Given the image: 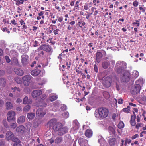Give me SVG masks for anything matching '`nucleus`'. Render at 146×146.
<instances>
[{"mask_svg": "<svg viewBox=\"0 0 146 146\" xmlns=\"http://www.w3.org/2000/svg\"><path fill=\"white\" fill-rule=\"evenodd\" d=\"M62 139L61 137H57L55 140V143H60L62 141Z\"/></svg>", "mask_w": 146, "mask_h": 146, "instance_id": "nucleus-40", "label": "nucleus"}, {"mask_svg": "<svg viewBox=\"0 0 146 146\" xmlns=\"http://www.w3.org/2000/svg\"><path fill=\"white\" fill-rule=\"evenodd\" d=\"M5 58L7 62V63H9L10 62L11 60L9 59V57L7 56H5Z\"/></svg>", "mask_w": 146, "mask_h": 146, "instance_id": "nucleus-51", "label": "nucleus"}, {"mask_svg": "<svg viewBox=\"0 0 146 146\" xmlns=\"http://www.w3.org/2000/svg\"><path fill=\"white\" fill-rule=\"evenodd\" d=\"M108 141L109 144L110 146H113L115 143L116 139L114 138L110 139Z\"/></svg>", "mask_w": 146, "mask_h": 146, "instance_id": "nucleus-31", "label": "nucleus"}, {"mask_svg": "<svg viewBox=\"0 0 146 146\" xmlns=\"http://www.w3.org/2000/svg\"><path fill=\"white\" fill-rule=\"evenodd\" d=\"M46 50L47 52H49L50 49L49 46L47 45H41L39 48L35 51V54L38 55L40 56H41L44 54L43 50Z\"/></svg>", "mask_w": 146, "mask_h": 146, "instance_id": "nucleus-3", "label": "nucleus"}, {"mask_svg": "<svg viewBox=\"0 0 146 146\" xmlns=\"http://www.w3.org/2000/svg\"><path fill=\"white\" fill-rule=\"evenodd\" d=\"M62 115L65 118H67L69 117V113L67 112H64L62 114Z\"/></svg>", "mask_w": 146, "mask_h": 146, "instance_id": "nucleus-39", "label": "nucleus"}, {"mask_svg": "<svg viewBox=\"0 0 146 146\" xmlns=\"http://www.w3.org/2000/svg\"><path fill=\"white\" fill-rule=\"evenodd\" d=\"M13 105L10 102H7L6 103V109L7 110H9L12 109Z\"/></svg>", "mask_w": 146, "mask_h": 146, "instance_id": "nucleus-32", "label": "nucleus"}, {"mask_svg": "<svg viewBox=\"0 0 146 146\" xmlns=\"http://www.w3.org/2000/svg\"><path fill=\"white\" fill-rule=\"evenodd\" d=\"M59 31V30L58 29H56L54 30V32L55 35H57L58 34V32Z\"/></svg>", "mask_w": 146, "mask_h": 146, "instance_id": "nucleus-61", "label": "nucleus"}, {"mask_svg": "<svg viewBox=\"0 0 146 146\" xmlns=\"http://www.w3.org/2000/svg\"><path fill=\"white\" fill-rule=\"evenodd\" d=\"M104 84L106 87H108L110 86L111 83L109 81H107L105 83H104Z\"/></svg>", "mask_w": 146, "mask_h": 146, "instance_id": "nucleus-46", "label": "nucleus"}, {"mask_svg": "<svg viewBox=\"0 0 146 146\" xmlns=\"http://www.w3.org/2000/svg\"><path fill=\"white\" fill-rule=\"evenodd\" d=\"M39 42L36 40L33 43V46L34 47H36L38 46Z\"/></svg>", "mask_w": 146, "mask_h": 146, "instance_id": "nucleus-45", "label": "nucleus"}, {"mask_svg": "<svg viewBox=\"0 0 146 146\" xmlns=\"http://www.w3.org/2000/svg\"><path fill=\"white\" fill-rule=\"evenodd\" d=\"M25 130L24 127L23 125H20L18 126L16 129V131L19 133H22Z\"/></svg>", "mask_w": 146, "mask_h": 146, "instance_id": "nucleus-27", "label": "nucleus"}, {"mask_svg": "<svg viewBox=\"0 0 146 146\" xmlns=\"http://www.w3.org/2000/svg\"><path fill=\"white\" fill-rule=\"evenodd\" d=\"M102 57V54L100 52H98L96 54V58L97 61L98 60L101 59Z\"/></svg>", "mask_w": 146, "mask_h": 146, "instance_id": "nucleus-35", "label": "nucleus"}, {"mask_svg": "<svg viewBox=\"0 0 146 146\" xmlns=\"http://www.w3.org/2000/svg\"><path fill=\"white\" fill-rule=\"evenodd\" d=\"M73 125L74 127L72 129V130H75L79 128V124L77 120H75L73 121Z\"/></svg>", "mask_w": 146, "mask_h": 146, "instance_id": "nucleus-19", "label": "nucleus"}, {"mask_svg": "<svg viewBox=\"0 0 146 146\" xmlns=\"http://www.w3.org/2000/svg\"><path fill=\"white\" fill-rule=\"evenodd\" d=\"M11 54L13 56H17V53L16 51L14 50H12L10 51Z\"/></svg>", "mask_w": 146, "mask_h": 146, "instance_id": "nucleus-43", "label": "nucleus"}, {"mask_svg": "<svg viewBox=\"0 0 146 146\" xmlns=\"http://www.w3.org/2000/svg\"><path fill=\"white\" fill-rule=\"evenodd\" d=\"M126 143H127L129 144L131 142V140L129 139H126L125 141Z\"/></svg>", "mask_w": 146, "mask_h": 146, "instance_id": "nucleus-64", "label": "nucleus"}, {"mask_svg": "<svg viewBox=\"0 0 146 146\" xmlns=\"http://www.w3.org/2000/svg\"><path fill=\"white\" fill-rule=\"evenodd\" d=\"M3 123L4 124V126L6 128L8 127V125L7 123V122L5 120H4L3 121Z\"/></svg>", "mask_w": 146, "mask_h": 146, "instance_id": "nucleus-49", "label": "nucleus"}, {"mask_svg": "<svg viewBox=\"0 0 146 146\" xmlns=\"http://www.w3.org/2000/svg\"><path fill=\"white\" fill-rule=\"evenodd\" d=\"M60 104V102L59 101H56L54 102V106L56 108H58Z\"/></svg>", "mask_w": 146, "mask_h": 146, "instance_id": "nucleus-41", "label": "nucleus"}, {"mask_svg": "<svg viewBox=\"0 0 146 146\" xmlns=\"http://www.w3.org/2000/svg\"><path fill=\"white\" fill-rule=\"evenodd\" d=\"M92 131L91 130L88 129L86 130L85 132V136L88 138H90L92 136Z\"/></svg>", "mask_w": 146, "mask_h": 146, "instance_id": "nucleus-23", "label": "nucleus"}, {"mask_svg": "<svg viewBox=\"0 0 146 146\" xmlns=\"http://www.w3.org/2000/svg\"><path fill=\"white\" fill-rule=\"evenodd\" d=\"M90 7V6L89 7L88 4H85L84 6V8L85 10H87L89 9Z\"/></svg>", "mask_w": 146, "mask_h": 146, "instance_id": "nucleus-48", "label": "nucleus"}, {"mask_svg": "<svg viewBox=\"0 0 146 146\" xmlns=\"http://www.w3.org/2000/svg\"><path fill=\"white\" fill-rule=\"evenodd\" d=\"M68 130V129L66 127H63L62 125V127L60 128L58 132V134L59 135H62L65 133Z\"/></svg>", "mask_w": 146, "mask_h": 146, "instance_id": "nucleus-10", "label": "nucleus"}, {"mask_svg": "<svg viewBox=\"0 0 146 146\" xmlns=\"http://www.w3.org/2000/svg\"><path fill=\"white\" fill-rule=\"evenodd\" d=\"M145 82V80L143 78H139L137 80L135 84L139 87H142Z\"/></svg>", "mask_w": 146, "mask_h": 146, "instance_id": "nucleus-12", "label": "nucleus"}, {"mask_svg": "<svg viewBox=\"0 0 146 146\" xmlns=\"http://www.w3.org/2000/svg\"><path fill=\"white\" fill-rule=\"evenodd\" d=\"M46 112L45 110H43L41 108L38 109L37 111L36 115L40 117H42L46 114Z\"/></svg>", "mask_w": 146, "mask_h": 146, "instance_id": "nucleus-11", "label": "nucleus"}, {"mask_svg": "<svg viewBox=\"0 0 146 146\" xmlns=\"http://www.w3.org/2000/svg\"><path fill=\"white\" fill-rule=\"evenodd\" d=\"M46 103L44 101L43 99H41L40 100L39 102L36 104L35 105L38 107H45L46 106Z\"/></svg>", "mask_w": 146, "mask_h": 146, "instance_id": "nucleus-21", "label": "nucleus"}, {"mask_svg": "<svg viewBox=\"0 0 146 146\" xmlns=\"http://www.w3.org/2000/svg\"><path fill=\"white\" fill-rule=\"evenodd\" d=\"M136 22H133V25H135L136 24L137 25V26L138 27L139 25V21L138 20H136L135 21Z\"/></svg>", "mask_w": 146, "mask_h": 146, "instance_id": "nucleus-56", "label": "nucleus"}, {"mask_svg": "<svg viewBox=\"0 0 146 146\" xmlns=\"http://www.w3.org/2000/svg\"><path fill=\"white\" fill-rule=\"evenodd\" d=\"M139 135L138 134H136L134 136H133L131 137V139H134L137 138L138 137Z\"/></svg>", "mask_w": 146, "mask_h": 146, "instance_id": "nucleus-57", "label": "nucleus"}, {"mask_svg": "<svg viewBox=\"0 0 146 146\" xmlns=\"http://www.w3.org/2000/svg\"><path fill=\"white\" fill-rule=\"evenodd\" d=\"M12 140L14 142H16L15 143H20V141L18 138H13L12 139Z\"/></svg>", "mask_w": 146, "mask_h": 146, "instance_id": "nucleus-44", "label": "nucleus"}, {"mask_svg": "<svg viewBox=\"0 0 146 146\" xmlns=\"http://www.w3.org/2000/svg\"><path fill=\"white\" fill-rule=\"evenodd\" d=\"M115 126H110L108 127V129L110 134L111 135H114L115 133Z\"/></svg>", "mask_w": 146, "mask_h": 146, "instance_id": "nucleus-15", "label": "nucleus"}, {"mask_svg": "<svg viewBox=\"0 0 146 146\" xmlns=\"http://www.w3.org/2000/svg\"><path fill=\"white\" fill-rule=\"evenodd\" d=\"M108 113L109 111L107 109L101 108L95 111L94 114L97 119H102L108 116Z\"/></svg>", "mask_w": 146, "mask_h": 146, "instance_id": "nucleus-1", "label": "nucleus"}, {"mask_svg": "<svg viewBox=\"0 0 146 146\" xmlns=\"http://www.w3.org/2000/svg\"><path fill=\"white\" fill-rule=\"evenodd\" d=\"M139 4L138 2L136 1H134L133 3V5L134 7H137Z\"/></svg>", "mask_w": 146, "mask_h": 146, "instance_id": "nucleus-53", "label": "nucleus"}, {"mask_svg": "<svg viewBox=\"0 0 146 146\" xmlns=\"http://www.w3.org/2000/svg\"><path fill=\"white\" fill-rule=\"evenodd\" d=\"M17 123L16 122L11 123L10 125V128L13 129H15L17 127Z\"/></svg>", "mask_w": 146, "mask_h": 146, "instance_id": "nucleus-37", "label": "nucleus"}, {"mask_svg": "<svg viewBox=\"0 0 146 146\" xmlns=\"http://www.w3.org/2000/svg\"><path fill=\"white\" fill-rule=\"evenodd\" d=\"M58 96L53 94L49 95L48 100L52 102L56 100Z\"/></svg>", "mask_w": 146, "mask_h": 146, "instance_id": "nucleus-22", "label": "nucleus"}, {"mask_svg": "<svg viewBox=\"0 0 146 146\" xmlns=\"http://www.w3.org/2000/svg\"><path fill=\"white\" fill-rule=\"evenodd\" d=\"M30 108V107L29 105H27L25 106L23 109V110L25 111H28Z\"/></svg>", "mask_w": 146, "mask_h": 146, "instance_id": "nucleus-42", "label": "nucleus"}, {"mask_svg": "<svg viewBox=\"0 0 146 146\" xmlns=\"http://www.w3.org/2000/svg\"><path fill=\"white\" fill-rule=\"evenodd\" d=\"M126 65L124 62L118 61L116 64L115 71L118 73L123 72L127 68Z\"/></svg>", "mask_w": 146, "mask_h": 146, "instance_id": "nucleus-2", "label": "nucleus"}, {"mask_svg": "<svg viewBox=\"0 0 146 146\" xmlns=\"http://www.w3.org/2000/svg\"><path fill=\"white\" fill-rule=\"evenodd\" d=\"M139 76V72L136 70L133 71L132 73L130 74V76L131 79H135Z\"/></svg>", "mask_w": 146, "mask_h": 146, "instance_id": "nucleus-16", "label": "nucleus"}, {"mask_svg": "<svg viewBox=\"0 0 146 146\" xmlns=\"http://www.w3.org/2000/svg\"><path fill=\"white\" fill-rule=\"evenodd\" d=\"M61 108L63 110H65L66 109V107L65 105H62L61 106Z\"/></svg>", "mask_w": 146, "mask_h": 146, "instance_id": "nucleus-58", "label": "nucleus"}, {"mask_svg": "<svg viewBox=\"0 0 146 146\" xmlns=\"http://www.w3.org/2000/svg\"><path fill=\"white\" fill-rule=\"evenodd\" d=\"M40 72L39 70L35 69L32 70L31 72V74L33 76H37Z\"/></svg>", "mask_w": 146, "mask_h": 146, "instance_id": "nucleus-26", "label": "nucleus"}, {"mask_svg": "<svg viewBox=\"0 0 146 146\" xmlns=\"http://www.w3.org/2000/svg\"><path fill=\"white\" fill-rule=\"evenodd\" d=\"M130 122L131 125L133 126H134L135 125L136 123L135 120H130Z\"/></svg>", "mask_w": 146, "mask_h": 146, "instance_id": "nucleus-52", "label": "nucleus"}, {"mask_svg": "<svg viewBox=\"0 0 146 146\" xmlns=\"http://www.w3.org/2000/svg\"><path fill=\"white\" fill-rule=\"evenodd\" d=\"M11 89L12 90H13V91L14 92H15V91H20V90L19 89V88H17L16 87H12L11 88Z\"/></svg>", "mask_w": 146, "mask_h": 146, "instance_id": "nucleus-47", "label": "nucleus"}, {"mask_svg": "<svg viewBox=\"0 0 146 146\" xmlns=\"http://www.w3.org/2000/svg\"><path fill=\"white\" fill-rule=\"evenodd\" d=\"M25 117L24 116H21L19 117L17 120V122L19 124L21 123L25 122Z\"/></svg>", "mask_w": 146, "mask_h": 146, "instance_id": "nucleus-28", "label": "nucleus"}, {"mask_svg": "<svg viewBox=\"0 0 146 146\" xmlns=\"http://www.w3.org/2000/svg\"><path fill=\"white\" fill-rule=\"evenodd\" d=\"M42 93L41 90H36L33 91L32 93V96L34 98L37 97Z\"/></svg>", "mask_w": 146, "mask_h": 146, "instance_id": "nucleus-9", "label": "nucleus"}, {"mask_svg": "<svg viewBox=\"0 0 146 146\" xmlns=\"http://www.w3.org/2000/svg\"><path fill=\"white\" fill-rule=\"evenodd\" d=\"M32 101L31 99H28L27 96H25L23 99V103L24 104H29L32 103Z\"/></svg>", "mask_w": 146, "mask_h": 146, "instance_id": "nucleus-25", "label": "nucleus"}, {"mask_svg": "<svg viewBox=\"0 0 146 146\" xmlns=\"http://www.w3.org/2000/svg\"><path fill=\"white\" fill-rule=\"evenodd\" d=\"M124 124L122 121L119 122L118 125L117 127L119 129H122L124 127Z\"/></svg>", "mask_w": 146, "mask_h": 146, "instance_id": "nucleus-36", "label": "nucleus"}, {"mask_svg": "<svg viewBox=\"0 0 146 146\" xmlns=\"http://www.w3.org/2000/svg\"><path fill=\"white\" fill-rule=\"evenodd\" d=\"M4 104L3 101L2 100H0V107L2 106Z\"/></svg>", "mask_w": 146, "mask_h": 146, "instance_id": "nucleus-59", "label": "nucleus"}, {"mask_svg": "<svg viewBox=\"0 0 146 146\" xmlns=\"http://www.w3.org/2000/svg\"><path fill=\"white\" fill-rule=\"evenodd\" d=\"M21 62L23 65L26 64L27 63L28 59V56L26 54L23 55L21 57Z\"/></svg>", "mask_w": 146, "mask_h": 146, "instance_id": "nucleus-14", "label": "nucleus"}, {"mask_svg": "<svg viewBox=\"0 0 146 146\" xmlns=\"http://www.w3.org/2000/svg\"><path fill=\"white\" fill-rule=\"evenodd\" d=\"M15 113L13 111H10L7 113V121L10 122L15 120Z\"/></svg>", "mask_w": 146, "mask_h": 146, "instance_id": "nucleus-5", "label": "nucleus"}, {"mask_svg": "<svg viewBox=\"0 0 146 146\" xmlns=\"http://www.w3.org/2000/svg\"><path fill=\"white\" fill-rule=\"evenodd\" d=\"M98 142L100 145L105 143L106 141L101 136L98 137Z\"/></svg>", "mask_w": 146, "mask_h": 146, "instance_id": "nucleus-29", "label": "nucleus"}, {"mask_svg": "<svg viewBox=\"0 0 146 146\" xmlns=\"http://www.w3.org/2000/svg\"><path fill=\"white\" fill-rule=\"evenodd\" d=\"M120 79L123 82H127L131 79L130 73L128 71L125 72L120 76Z\"/></svg>", "mask_w": 146, "mask_h": 146, "instance_id": "nucleus-6", "label": "nucleus"}, {"mask_svg": "<svg viewBox=\"0 0 146 146\" xmlns=\"http://www.w3.org/2000/svg\"><path fill=\"white\" fill-rule=\"evenodd\" d=\"M109 62H104L102 63V66L104 69L107 68L109 65Z\"/></svg>", "mask_w": 146, "mask_h": 146, "instance_id": "nucleus-38", "label": "nucleus"}, {"mask_svg": "<svg viewBox=\"0 0 146 146\" xmlns=\"http://www.w3.org/2000/svg\"><path fill=\"white\" fill-rule=\"evenodd\" d=\"M70 76L68 74H65L63 75L62 78V80L64 81V82L65 84L67 85V86L69 88H72V86L70 85L69 86L70 84L73 85L74 84L72 83V84L70 83L71 82L72 80L69 78Z\"/></svg>", "mask_w": 146, "mask_h": 146, "instance_id": "nucleus-4", "label": "nucleus"}, {"mask_svg": "<svg viewBox=\"0 0 146 146\" xmlns=\"http://www.w3.org/2000/svg\"><path fill=\"white\" fill-rule=\"evenodd\" d=\"M65 64L64 65H62V67H63V69H62V68H60V70H62V71H64L65 70V67H67V68H70V63H69V64H68V63L67 62H65Z\"/></svg>", "mask_w": 146, "mask_h": 146, "instance_id": "nucleus-30", "label": "nucleus"}, {"mask_svg": "<svg viewBox=\"0 0 146 146\" xmlns=\"http://www.w3.org/2000/svg\"><path fill=\"white\" fill-rule=\"evenodd\" d=\"M35 116V114L32 113H28L27 115V117L29 120H31L33 119Z\"/></svg>", "mask_w": 146, "mask_h": 146, "instance_id": "nucleus-33", "label": "nucleus"}, {"mask_svg": "<svg viewBox=\"0 0 146 146\" xmlns=\"http://www.w3.org/2000/svg\"><path fill=\"white\" fill-rule=\"evenodd\" d=\"M123 111L125 113H128L129 112V110L127 108H125L123 109Z\"/></svg>", "mask_w": 146, "mask_h": 146, "instance_id": "nucleus-54", "label": "nucleus"}, {"mask_svg": "<svg viewBox=\"0 0 146 146\" xmlns=\"http://www.w3.org/2000/svg\"><path fill=\"white\" fill-rule=\"evenodd\" d=\"M79 5H75L74 8V11H77L78 9Z\"/></svg>", "mask_w": 146, "mask_h": 146, "instance_id": "nucleus-60", "label": "nucleus"}, {"mask_svg": "<svg viewBox=\"0 0 146 146\" xmlns=\"http://www.w3.org/2000/svg\"><path fill=\"white\" fill-rule=\"evenodd\" d=\"M62 125L60 123H57L53 126V129L56 131H58L62 127Z\"/></svg>", "mask_w": 146, "mask_h": 146, "instance_id": "nucleus-18", "label": "nucleus"}, {"mask_svg": "<svg viewBox=\"0 0 146 146\" xmlns=\"http://www.w3.org/2000/svg\"><path fill=\"white\" fill-rule=\"evenodd\" d=\"M44 11H41L40 13H38V15L39 16H41L44 15Z\"/></svg>", "mask_w": 146, "mask_h": 146, "instance_id": "nucleus-62", "label": "nucleus"}, {"mask_svg": "<svg viewBox=\"0 0 146 146\" xmlns=\"http://www.w3.org/2000/svg\"><path fill=\"white\" fill-rule=\"evenodd\" d=\"M14 1H16L15 4L17 6L19 5L21 3V1H20L19 0L16 1V0H14Z\"/></svg>", "mask_w": 146, "mask_h": 146, "instance_id": "nucleus-55", "label": "nucleus"}, {"mask_svg": "<svg viewBox=\"0 0 146 146\" xmlns=\"http://www.w3.org/2000/svg\"><path fill=\"white\" fill-rule=\"evenodd\" d=\"M58 20L59 22H61L63 20V17H58Z\"/></svg>", "mask_w": 146, "mask_h": 146, "instance_id": "nucleus-63", "label": "nucleus"}, {"mask_svg": "<svg viewBox=\"0 0 146 146\" xmlns=\"http://www.w3.org/2000/svg\"><path fill=\"white\" fill-rule=\"evenodd\" d=\"M141 88L135 84L131 90V93L133 94H135L139 92Z\"/></svg>", "mask_w": 146, "mask_h": 146, "instance_id": "nucleus-8", "label": "nucleus"}, {"mask_svg": "<svg viewBox=\"0 0 146 146\" xmlns=\"http://www.w3.org/2000/svg\"><path fill=\"white\" fill-rule=\"evenodd\" d=\"M31 78V76L30 75H27L23 77V80L24 85L28 86L29 85Z\"/></svg>", "mask_w": 146, "mask_h": 146, "instance_id": "nucleus-7", "label": "nucleus"}, {"mask_svg": "<svg viewBox=\"0 0 146 146\" xmlns=\"http://www.w3.org/2000/svg\"><path fill=\"white\" fill-rule=\"evenodd\" d=\"M6 81L5 79L2 78L0 79V85L4 86L6 84Z\"/></svg>", "mask_w": 146, "mask_h": 146, "instance_id": "nucleus-34", "label": "nucleus"}, {"mask_svg": "<svg viewBox=\"0 0 146 146\" xmlns=\"http://www.w3.org/2000/svg\"><path fill=\"white\" fill-rule=\"evenodd\" d=\"M15 81L18 84H20L22 82V81L21 79L18 78H17L15 79Z\"/></svg>", "mask_w": 146, "mask_h": 146, "instance_id": "nucleus-50", "label": "nucleus"}, {"mask_svg": "<svg viewBox=\"0 0 146 146\" xmlns=\"http://www.w3.org/2000/svg\"><path fill=\"white\" fill-rule=\"evenodd\" d=\"M78 142L80 146H86L88 145V141L83 138H80L78 140Z\"/></svg>", "mask_w": 146, "mask_h": 146, "instance_id": "nucleus-13", "label": "nucleus"}, {"mask_svg": "<svg viewBox=\"0 0 146 146\" xmlns=\"http://www.w3.org/2000/svg\"><path fill=\"white\" fill-rule=\"evenodd\" d=\"M56 121L55 119H52L50 120L47 123V125L49 127L53 126L56 124Z\"/></svg>", "mask_w": 146, "mask_h": 146, "instance_id": "nucleus-20", "label": "nucleus"}, {"mask_svg": "<svg viewBox=\"0 0 146 146\" xmlns=\"http://www.w3.org/2000/svg\"><path fill=\"white\" fill-rule=\"evenodd\" d=\"M6 135V138L8 140H9L12 139L14 136L13 133L10 131L7 132Z\"/></svg>", "mask_w": 146, "mask_h": 146, "instance_id": "nucleus-24", "label": "nucleus"}, {"mask_svg": "<svg viewBox=\"0 0 146 146\" xmlns=\"http://www.w3.org/2000/svg\"><path fill=\"white\" fill-rule=\"evenodd\" d=\"M14 71L16 74L19 76H22L23 74V71L21 68H15L14 69Z\"/></svg>", "mask_w": 146, "mask_h": 146, "instance_id": "nucleus-17", "label": "nucleus"}]
</instances>
